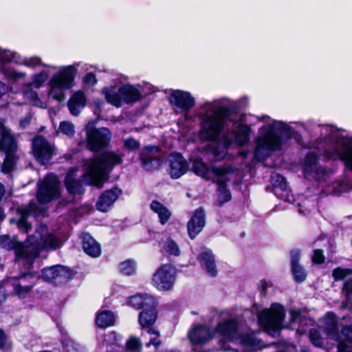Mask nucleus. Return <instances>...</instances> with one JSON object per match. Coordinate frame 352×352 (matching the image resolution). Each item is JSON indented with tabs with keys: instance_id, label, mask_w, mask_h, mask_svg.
Masks as SVG:
<instances>
[{
	"instance_id": "obj_13",
	"label": "nucleus",
	"mask_w": 352,
	"mask_h": 352,
	"mask_svg": "<svg viewBox=\"0 0 352 352\" xmlns=\"http://www.w3.org/2000/svg\"><path fill=\"white\" fill-rule=\"evenodd\" d=\"M76 68L74 65H68L55 74L50 80L51 91L54 89H69L74 85Z\"/></svg>"
},
{
	"instance_id": "obj_59",
	"label": "nucleus",
	"mask_w": 352,
	"mask_h": 352,
	"mask_svg": "<svg viewBox=\"0 0 352 352\" xmlns=\"http://www.w3.org/2000/svg\"><path fill=\"white\" fill-rule=\"evenodd\" d=\"M8 335L3 329L0 328V350L5 351L6 349Z\"/></svg>"
},
{
	"instance_id": "obj_11",
	"label": "nucleus",
	"mask_w": 352,
	"mask_h": 352,
	"mask_svg": "<svg viewBox=\"0 0 352 352\" xmlns=\"http://www.w3.org/2000/svg\"><path fill=\"white\" fill-rule=\"evenodd\" d=\"M32 151L36 162L47 165L55 154V148L42 135H36L32 140Z\"/></svg>"
},
{
	"instance_id": "obj_41",
	"label": "nucleus",
	"mask_w": 352,
	"mask_h": 352,
	"mask_svg": "<svg viewBox=\"0 0 352 352\" xmlns=\"http://www.w3.org/2000/svg\"><path fill=\"white\" fill-rule=\"evenodd\" d=\"M16 153H4L6 157L1 165V171L4 174H8L14 169L16 161L19 159Z\"/></svg>"
},
{
	"instance_id": "obj_34",
	"label": "nucleus",
	"mask_w": 352,
	"mask_h": 352,
	"mask_svg": "<svg viewBox=\"0 0 352 352\" xmlns=\"http://www.w3.org/2000/svg\"><path fill=\"white\" fill-rule=\"evenodd\" d=\"M18 142L14 135L11 133L0 138V152L3 153H16Z\"/></svg>"
},
{
	"instance_id": "obj_33",
	"label": "nucleus",
	"mask_w": 352,
	"mask_h": 352,
	"mask_svg": "<svg viewBox=\"0 0 352 352\" xmlns=\"http://www.w3.org/2000/svg\"><path fill=\"white\" fill-rule=\"evenodd\" d=\"M150 208L157 214L159 221L162 225H165L171 217V212L168 208L157 200L151 201Z\"/></svg>"
},
{
	"instance_id": "obj_9",
	"label": "nucleus",
	"mask_w": 352,
	"mask_h": 352,
	"mask_svg": "<svg viewBox=\"0 0 352 352\" xmlns=\"http://www.w3.org/2000/svg\"><path fill=\"white\" fill-rule=\"evenodd\" d=\"M192 170L196 175L202 177L206 181H210L212 180L210 176L211 174H213L217 178L223 177L233 173L234 168L232 165L210 166L203 161L202 158L198 157L192 163Z\"/></svg>"
},
{
	"instance_id": "obj_7",
	"label": "nucleus",
	"mask_w": 352,
	"mask_h": 352,
	"mask_svg": "<svg viewBox=\"0 0 352 352\" xmlns=\"http://www.w3.org/2000/svg\"><path fill=\"white\" fill-rule=\"evenodd\" d=\"M0 246L6 250L13 251L15 262L23 261V269L29 270L26 266L29 262V236L25 241L21 242L16 236L11 237L9 234L0 235Z\"/></svg>"
},
{
	"instance_id": "obj_54",
	"label": "nucleus",
	"mask_w": 352,
	"mask_h": 352,
	"mask_svg": "<svg viewBox=\"0 0 352 352\" xmlns=\"http://www.w3.org/2000/svg\"><path fill=\"white\" fill-rule=\"evenodd\" d=\"M46 80V75L43 72H40L34 75L33 85L35 88H40L42 87Z\"/></svg>"
},
{
	"instance_id": "obj_52",
	"label": "nucleus",
	"mask_w": 352,
	"mask_h": 352,
	"mask_svg": "<svg viewBox=\"0 0 352 352\" xmlns=\"http://www.w3.org/2000/svg\"><path fill=\"white\" fill-rule=\"evenodd\" d=\"M273 186L276 188H279L281 190L287 189V181L284 176L280 174H277L273 178Z\"/></svg>"
},
{
	"instance_id": "obj_63",
	"label": "nucleus",
	"mask_w": 352,
	"mask_h": 352,
	"mask_svg": "<svg viewBox=\"0 0 352 352\" xmlns=\"http://www.w3.org/2000/svg\"><path fill=\"white\" fill-rule=\"evenodd\" d=\"M314 168H312V170H310L311 171L314 172L315 174L318 175H320V176H324L325 174H326V169L325 168L322 166V165H320V166H316L315 167H314Z\"/></svg>"
},
{
	"instance_id": "obj_22",
	"label": "nucleus",
	"mask_w": 352,
	"mask_h": 352,
	"mask_svg": "<svg viewBox=\"0 0 352 352\" xmlns=\"http://www.w3.org/2000/svg\"><path fill=\"white\" fill-rule=\"evenodd\" d=\"M239 324L236 318H229L219 322L216 331L223 338L233 340L239 333Z\"/></svg>"
},
{
	"instance_id": "obj_20",
	"label": "nucleus",
	"mask_w": 352,
	"mask_h": 352,
	"mask_svg": "<svg viewBox=\"0 0 352 352\" xmlns=\"http://www.w3.org/2000/svg\"><path fill=\"white\" fill-rule=\"evenodd\" d=\"M169 102L183 111L187 112L195 107V99L190 92L178 89L170 94Z\"/></svg>"
},
{
	"instance_id": "obj_36",
	"label": "nucleus",
	"mask_w": 352,
	"mask_h": 352,
	"mask_svg": "<svg viewBox=\"0 0 352 352\" xmlns=\"http://www.w3.org/2000/svg\"><path fill=\"white\" fill-rule=\"evenodd\" d=\"M116 322L115 316L111 311L104 310L99 312L95 320L96 324L100 329L113 326Z\"/></svg>"
},
{
	"instance_id": "obj_51",
	"label": "nucleus",
	"mask_w": 352,
	"mask_h": 352,
	"mask_svg": "<svg viewBox=\"0 0 352 352\" xmlns=\"http://www.w3.org/2000/svg\"><path fill=\"white\" fill-rule=\"evenodd\" d=\"M311 262L315 265H322L325 262L324 251L321 249H315L311 255Z\"/></svg>"
},
{
	"instance_id": "obj_18",
	"label": "nucleus",
	"mask_w": 352,
	"mask_h": 352,
	"mask_svg": "<svg viewBox=\"0 0 352 352\" xmlns=\"http://www.w3.org/2000/svg\"><path fill=\"white\" fill-rule=\"evenodd\" d=\"M160 151L157 146L146 145L143 147L139 153V160L141 166L147 171H153L157 169L160 165V158L157 156H153V153Z\"/></svg>"
},
{
	"instance_id": "obj_38",
	"label": "nucleus",
	"mask_w": 352,
	"mask_h": 352,
	"mask_svg": "<svg viewBox=\"0 0 352 352\" xmlns=\"http://www.w3.org/2000/svg\"><path fill=\"white\" fill-rule=\"evenodd\" d=\"M153 299L143 296L142 294H136L130 296L127 299V304L136 309H142L145 305H149L153 302Z\"/></svg>"
},
{
	"instance_id": "obj_62",
	"label": "nucleus",
	"mask_w": 352,
	"mask_h": 352,
	"mask_svg": "<svg viewBox=\"0 0 352 352\" xmlns=\"http://www.w3.org/2000/svg\"><path fill=\"white\" fill-rule=\"evenodd\" d=\"M341 333L343 336L346 337V340H349L352 342V340L349 338V333H352V326L351 325H345L342 327L341 330Z\"/></svg>"
},
{
	"instance_id": "obj_47",
	"label": "nucleus",
	"mask_w": 352,
	"mask_h": 352,
	"mask_svg": "<svg viewBox=\"0 0 352 352\" xmlns=\"http://www.w3.org/2000/svg\"><path fill=\"white\" fill-rule=\"evenodd\" d=\"M10 221V223H16L19 230L26 234L32 229V225L28 222V219H19L17 221L14 219H11Z\"/></svg>"
},
{
	"instance_id": "obj_40",
	"label": "nucleus",
	"mask_w": 352,
	"mask_h": 352,
	"mask_svg": "<svg viewBox=\"0 0 352 352\" xmlns=\"http://www.w3.org/2000/svg\"><path fill=\"white\" fill-rule=\"evenodd\" d=\"M60 342L62 352H82L80 345L67 336H63Z\"/></svg>"
},
{
	"instance_id": "obj_56",
	"label": "nucleus",
	"mask_w": 352,
	"mask_h": 352,
	"mask_svg": "<svg viewBox=\"0 0 352 352\" xmlns=\"http://www.w3.org/2000/svg\"><path fill=\"white\" fill-rule=\"evenodd\" d=\"M23 64L29 67H34L41 64V59L38 56L25 58Z\"/></svg>"
},
{
	"instance_id": "obj_35",
	"label": "nucleus",
	"mask_w": 352,
	"mask_h": 352,
	"mask_svg": "<svg viewBox=\"0 0 352 352\" xmlns=\"http://www.w3.org/2000/svg\"><path fill=\"white\" fill-rule=\"evenodd\" d=\"M106 101L114 107L119 108L122 105L121 95L120 94L119 88L116 91L115 86L104 87L102 91Z\"/></svg>"
},
{
	"instance_id": "obj_14",
	"label": "nucleus",
	"mask_w": 352,
	"mask_h": 352,
	"mask_svg": "<svg viewBox=\"0 0 352 352\" xmlns=\"http://www.w3.org/2000/svg\"><path fill=\"white\" fill-rule=\"evenodd\" d=\"M324 156L328 161L340 160L352 172V140L343 142L340 149L324 151Z\"/></svg>"
},
{
	"instance_id": "obj_39",
	"label": "nucleus",
	"mask_w": 352,
	"mask_h": 352,
	"mask_svg": "<svg viewBox=\"0 0 352 352\" xmlns=\"http://www.w3.org/2000/svg\"><path fill=\"white\" fill-rule=\"evenodd\" d=\"M240 343L245 346L252 349L259 348L261 340L258 339L254 333H244L239 335Z\"/></svg>"
},
{
	"instance_id": "obj_49",
	"label": "nucleus",
	"mask_w": 352,
	"mask_h": 352,
	"mask_svg": "<svg viewBox=\"0 0 352 352\" xmlns=\"http://www.w3.org/2000/svg\"><path fill=\"white\" fill-rule=\"evenodd\" d=\"M15 56L16 52L0 49V65L2 66L5 63L12 62L15 58Z\"/></svg>"
},
{
	"instance_id": "obj_48",
	"label": "nucleus",
	"mask_w": 352,
	"mask_h": 352,
	"mask_svg": "<svg viewBox=\"0 0 352 352\" xmlns=\"http://www.w3.org/2000/svg\"><path fill=\"white\" fill-rule=\"evenodd\" d=\"M142 348V343L138 338L131 336L126 342V349L136 351Z\"/></svg>"
},
{
	"instance_id": "obj_16",
	"label": "nucleus",
	"mask_w": 352,
	"mask_h": 352,
	"mask_svg": "<svg viewBox=\"0 0 352 352\" xmlns=\"http://www.w3.org/2000/svg\"><path fill=\"white\" fill-rule=\"evenodd\" d=\"M206 224V212L204 207L196 208L188 220L186 228L188 236L190 239H195L203 230Z\"/></svg>"
},
{
	"instance_id": "obj_53",
	"label": "nucleus",
	"mask_w": 352,
	"mask_h": 352,
	"mask_svg": "<svg viewBox=\"0 0 352 352\" xmlns=\"http://www.w3.org/2000/svg\"><path fill=\"white\" fill-rule=\"evenodd\" d=\"M140 146V142L132 137H130L124 141V147L130 151L139 150Z\"/></svg>"
},
{
	"instance_id": "obj_37",
	"label": "nucleus",
	"mask_w": 352,
	"mask_h": 352,
	"mask_svg": "<svg viewBox=\"0 0 352 352\" xmlns=\"http://www.w3.org/2000/svg\"><path fill=\"white\" fill-rule=\"evenodd\" d=\"M325 331L328 335L338 336L339 333L338 320L337 315L333 311L326 314Z\"/></svg>"
},
{
	"instance_id": "obj_6",
	"label": "nucleus",
	"mask_w": 352,
	"mask_h": 352,
	"mask_svg": "<svg viewBox=\"0 0 352 352\" xmlns=\"http://www.w3.org/2000/svg\"><path fill=\"white\" fill-rule=\"evenodd\" d=\"M40 239H36L34 235L29 236V262L26 266L28 269H33L35 260L40 256L41 251L48 248L56 250L58 248V239L52 234L43 235L39 233Z\"/></svg>"
},
{
	"instance_id": "obj_27",
	"label": "nucleus",
	"mask_w": 352,
	"mask_h": 352,
	"mask_svg": "<svg viewBox=\"0 0 352 352\" xmlns=\"http://www.w3.org/2000/svg\"><path fill=\"white\" fill-rule=\"evenodd\" d=\"M103 345L106 352H124L122 336L116 331H110L104 335Z\"/></svg>"
},
{
	"instance_id": "obj_15",
	"label": "nucleus",
	"mask_w": 352,
	"mask_h": 352,
	"mask_svg": "<svg viewBox=\"0 0 352 352\" xmlns=\"http://www.w3.org/2000/svg\"><path fill=\"white\" fill-rule=\"evenodd\" d=\"M25 270L20 272L16 279H28V284L22 285L21 283H19L14 285V292L21 299L25 298L32 292L38 280L37 272L33 271L32 269Z\"/></svg>"
},
{
	"instance_id": "obj_58",
	"label": "nucleus",
	"mask_w": 352,
	"mask_h": 352,
	"mask_svg": "<svg viewBox=\"0 0 352 352\" xmlns=\"http://www.w3.org/2000/svg\"><path fill=\"white\" fill-rule=\"evenodd\" d=\"M83 82L87 85H96L97 83L96 75L93 72L87 73L83 77Z\"/></svg>"
},
{
	"instance_id": "obj_31",
	"label": "nucleus",
	"mask_w": 352,
	"mask_h": 352,
	"mask_svg": "<svg viewBox=\"0 0 352 352\" xmlns=\"http://www.w3.org/2000/svg\"><path fill=\"white\" fill-rule=\"evenodd\" d=\"M252 128L247 124L240 123L234 131V142L240 146L248 144L250 139Z\"/></svg>"
},
{
	"instance_id": "obj_29",
	"label": "nucleus",
	"mask_w": 352,
	"mask_h": 352,
	"mask_svg": "<svg viewBox=\"0 0 352 352\" xmlns=\"http://www.w3.org/2000/svg\"><path fill=\"white\" fill-rule=\"evenodd\" d=\"M122 102L131 104L140 100L142 98L141 92L133 85L125 84L119 87Z\"/></svg>"
},
{
	"instance_id": "obj_8",
	"label": "nucleus",
	"mask_w": 352,
	"mask_h": 352,
	"mask_svg": "<svg viewBox=\"0 0 352 352\" xmlns=\"http://www.w3.org/2000/svg\"><path fill=\"white\" fill-rule=\"evenodd\" d=\"M36 198L38 204L45 205L60 197L59 183L56 177H46L38 184Z\"/></svg>"
},
{
	"instance_id": "obj_55",
	"label": "nucleus",
	"mask_w": 352,
	"mask_h": 352,
	"mask_svg": "<svg viewBox=\"0 0 352 352\" xmlns=\"http://www.w3.org/2000/svg\"><path fill=\"white\" fill-rule=\"evenodd\" d=\"M63 89H54V91L52 92L51 89L49 91V96H51L54 100L62 102L65 99V94L63 91Z\"/></svg>"
},
{
	"instance_id": "obj_43",
	"label": "nucleus",
	"mask_w": 352,
	"mask_h": 352,
	"mask_svg": "<svg viewBox=\"0 0 352 352\" xmlns=\"http://www.w3.org/2000/svg\"><path fill=\"white\" fill-rule=\"evenodd\" d=\"M351 275H352V269L351 268L338 267L332 272V276L336 281L344 280Z\"/></svg>"
},
{
	"instance_id": "obj_10",
	"label": "nucleus",
	"mask_w": 352,
	"mask_h": 352,
	"mask_svg": "<svg viewBox=\"0 0 352 352\" xmlns=\"http://www.w3.org/2000/svg\"><path fill=\"white\" fill-rule=\"evenodd\" d=\"M37 276L38 279L41 278L46 282L58 285L65 284L72 280L74 274L73 270L67 266L56 265L43 268L41 274L37 273Z\"/></svg>"
},
{
	"instance_id": "obj_61",
	"label": "nucleus",
	"mask_w": 352,
	"mask_h": 352,
	"mask_svg": "<svg viewBox=\"0 0 352 352\" xmlns=\"http://www.w3.org/2000/svg\"><path fill=\"white\" fill-rule=\"evenodd\" d=\"M338 352H352V349H351L345 340H342L338 344Z\"/></svg>"
},
{
	"instance_id": "obj_50",
	"label": "nucleus",
	"mask_w": 352,
	"mask_h": 352,
	"mask_svg": "<svg viewBox=\"0 0 352 352\" xmlns=\"http://www.w3.org/2000/svg\"><path fill=\"white\" fill-rule=\"evenodd\" d=\"M59 130L62 133L68 136H72L75 133L74 124L67 121L60 122L59 124Z\"/></svg>"
},
{
	"instance_id": "obj_28",
	"label": "nucleus",
	"mask_w": 352,
	"mask_h": 352,
	"mask_svg": "<svg viewBox=\"0 0 352 352\" xmlns=\"http://www.w3.org/2000/svg\"><path fill=\"white\" fill-rule=\"evenodd\" d=\"M229 181L228 175L223 177H218L217 179H212V182L217 185L218 199L217 206L221 207L224 204L232 199V194L228 188L227 183Z\"/></svg>"
},
{
	"instance_id": "obj_17",
	"label": "nucleus",
	"mask_w": 352,
	"mask_h": 352,
	"mask_svg": "<svg viewBox=\"0 0 352 352\" xmlns=\"http://www.w3.org/2000/svg\"><path fill=\"white\" fill-rule=\"evenodd\" d=\"M168 173L173 179H177L189 170V163L181 153L175 152L169 155Z\"/></svg>"
},
{
	"instance_id": "obj_23",
	"label": "nucleus",
	"mask_w": 352,
	"mask_h": 352,
	"mask_svg": "<svg viewBox=\"0 0 352 352\" xmlns=\"http://www.w3.org/2000/svg\"><path fill=\"white\" fill-rule=\"evenodd\" d=\"M158 316L156 305L153 302L149 305H145L138 315V322L142 329L151 327L155 323Z\"/></svg>"
},
{
	"instance_id": "obj_57",
	"label": "nucleus",
	"mask_w": 352,
	"mask_h": 352,
	"mask_svg": "<svg viewBox=\"0 0 352 352\" xmlns=\"http://www.w3.org/2000/svg\"><path fill=\"white\" fill-rule=\"evenodd\" d=\"M16 214L20 215L19 219H28L31 214L32 210L29 206L18 207L16 208Z\"/></svg>"
},
{
	"instance_id": "obj_46",
	"label": "nucleus",
	"mask_w": 352,
	"mask_h": 352,
	"mask_svg": "<svg viewBox=\"0 0 352 352\" xmlns=\"http://www.w3.org/2000/svg\"><path fill=\"white\" fill-rule=\"evenodd\" d=\"M164 250L170 255L177 256L180 254V250L177 243L173 239H168L164 244Z\"/></svg>"
},
{
	"instance_id": "obj_3",
	"label": "nucleus",
	"mask_w": 352,
	"mask_h": 352,
	"mask_svg": "<svg viewBox=\"0 0 352 352\" xmlns=\"http://www.w3.org/2000/svg\"><path fill=\"white\" fill-rule=\"evenodd\" d=\"M122 162V158L117 153L113 151L105 152L100 158L93 159L89 163L82 177L88 186L102 188L109 179L108 169Z\"/></svg>"
},
{
	"instance_id": "obj_5",
	"label": "nucleus",
	"mask_w": 352,
	"mask_h": 352,
	"mask_svg": "<svg viewBox=\"0 0 352 352\" xmlns=\"http://www.w3.org/2000/svg\"><path fill=\"white\" fill-rule=\"evenodd\" d=\"M285 317L284 307L278 302L272 304L270 309H263L257 316L258 325L267 333L272 334L281 329Z\"/></svg>"
},
{
	"instance_id": "obj_45",
	"label": "nucleus",
	"mask_w": 352,
	"mask_h": 352,
	"mask_svg": "<svg viewBox=\"0 0 352 352\" xmlns=\"http://www.w3.org/2000/svg\"><path fill=\"white\" fill-rule=\"evenodd\" d=\"M208 150L212 155L214 160L217 162L223 161L226 155V152L217 145L208 146Z\"/></svg>"
},
{
	"instance_id": "obj_42",
	"label": "nucleus",
	"mask_w": 352,
	"mask_h": 352,
	"mask_svg": "<svg viewBox=\"0 0 352 352\" xmlns=\"http://www.w3.org/2000/svg\"><path fill=\"white\" fill-rule=\"evenodd\" d=\"M119 268L122 274L131 276L135 274L136 265L134 261L126 260L120 263Z\"/></svg>"
},
{
	"instance_id": "obj_12",
	"label": "nucleus",
	"mask_w": 352,
	"mask_h": 352,
	"mask_svg": "<svg viewBox=\"0 0 352 352\" xmlns=\"http://www.w3.org/2000/svg\"><path fill=\"white\" fill-rule=\"evenodd\" d=\"M153 283L160 291L171 289L176 280L175 270L170 264H163L154 273Z\"/></svg>"
},
{
	"instance_id": "obj_25",
	"label": "nucleus",
	"mask_w": 352,
	"mask_h": 352,
	"mask_svg": "<svg viewBox=\"0 0 352 352\" xmlns=\"http://www.w3.org/2000/svg\"><path fill=\"white\" fill-rule=\"evenodd\" d=\"M81 241L82 248L86 254L92 258H98L101 255V245L91 234L82 233Z\"/></svg>"
},
{
	"instance_id": "obj_30",
	"label": "nucleus",
	"mask_w": 352,
	"mask_h": 352,
	"mask_svg": "<svg viewBox=\"0 0 352 352\" xmlns=\"http://www.w3.org/2000/svg\"><path fill=\"white\" fill-rule=\"evenodd\" d=\"M75 172H68L64 179L65 186L69 194L76 195L84 193L82 182L80 179H75Z\"/></svg>"
},
{
	"instance_id": "obj_44",
	"label": "nucleus",
	"mask_w": 352,
	"mask_h": 352,
	"mask_svg": "<svg viewBox=\"0 0 352 352\" xmlns=\"http://www.w3.org/2000/svg\"><path fill=\"white\" fill-rule=\"evenodd\" d=\"M319 162V157L314 151L308 152L305 157V167L306 169L312 170Z\"/></svg>"
},
{
	"instance_id": "obj_2",
	"label": "nucleus",
	"mask_w": 352,
	"mask_h": 352,
	"mask_svg": "<svg viewBox=\"0 0 352 352\" xmlns=\"http://www.w3.org/2000/svg\"><path fill=\"white\" fill-rule=\"evenodd\" d=\"M292 138L298 144H302V135L298 131H292L291 126L287 124L279 122L277 126L275 124H269L266 133L256 140L255 157H258L260 150L267 151L280 150L283 144Z\"/></svg>"
},
{
	"instance_id": "obj_26",
	"label": "nucleus",
	"mask_w": 352,
	"mask_h": 352,
	"mask_svg": "<svg viewBox=\"0 0 352 352\" xmlns=\"http://www.w3.org/2000/svg\"><path fill=\"white\" fill-rule=\"evenodd\" d=\"M199 261L201 266L205 269L206 274L211 277H216L218 274L215 256L212 251L208 249L201 252L199 255Z\"/></svg>"
},
{
	"instance_id": "obj_1",
	"label": "nucleus",
	"mask_w": 352,
	"mask_h": 352,
	"mask_svg": "<svg viewBox=\"0 0 352 352\" xmlns=\"http://www.w3.org/2000/svg\"><path fill=\"white\" fill-rule=\"evenodd\" d=\"M239 107L236 105H221L210 115L206 116L200 122L198 138L202 142H210L219 143L222 142L223 148L227 150L233 141L228 135H221L232 116L236 115Z\"/></svg>"
},
{
	"instance_id": "obj_64",
	"label": "nucleus",
	"mask_w": 352,
	"mask_h": 352,
	"mask_svg": "<svg viewBox=\"0 0 352 352\" xmlns=\"http://www.w3.org/2000/svg\"><path fill=\"white\" fill-rule=\"evenodd\" d=\"M343 290L346 294H352V278L345 280L343 285Z\"/></svg>"
},
{
	"instance_id": "obj_32",
	"label": "nucleus",
	"mask_w": 352,
	"mask_h": 352,
	"mask_svg": "<svg viewBox=\"0 0 352 352\" xmlns=\"http://www.w3.org/2000/svg\"><path fill=\"white\" fill-rule=\"evenodd\" d=\"M86 104V97L81 91L75 92L67 102V107L69 112L73 116H77L79 113L78 107H84Z\"/></svg>"
},
{
	"instance_id": "obj_60",
	"label": "nucleus",
	"mask_w": 352,
	"mask_h": 352,
	"mask_svg": "<svg viewBox=\"0 0 352 352\" xmlns=\"http://www.w3.org/2000/svg\"><path fill=\"white\" fill-rule=\"evenodd\" d=\"M11 133V129L6 127L5 125V120L3 119H0V138L4 135H8Z\"/></svg>"
},
{
	"instance_id": "obj_4",
	"label": "nucleus",
	"mask_w": 352,
	"mask_h": 352,
	"mask_svg": "<svg viewBox=\"0 0 352 352\" xmlns=\"http://www.w3.org/2000/svg\"><path fill=\"white\" fill-rule=\"evenodd\" d=\"M96 124V120H90L85 126L86 148L93 153H98L106 149L112 137L109 128H97Z\"/></svg>"
},
{
	"instance_id": "obj_21",
	"label": "nucleus",
	"mask_w": 352,
	"mask_h": 352,
	"mask_svg": "<svg viewBox=\"0 0 352 352\" xmlns=\"http://www.w3.org/2000/svg\"><path fill=\"white\" fill-rule=\"evenodd\" d=\"M290 266L291 273L294 280L298 284L305 282L307 278L308 273L303 265L300 263L301 258V251L299 249L290 250Z\"/></svg>"
},
{
	"instance_id": "obj_19",
	"label": "nucleus",
	"mask_w": 352,
	"mask_h": 352,
	"mask_svg": "<svg viewBox=\"0 0 352 352\" xmlns=\"http://www.w3.org/2000/svg\"><path fill=\"white\" fill-rule=\"evenodd\" d=\"M122 194V189L117 186L105 190L98 198L96 204V210L102 212H107Z\"/></svg>"
},
{
	"instance_id": "obj_24",
	"label": "nucleus",
	"mask_w": 352,
	"mask_h": 352,
	"mask_svg": "<svg viewBox=\"0 0 352 352\" xmlns=\"http://www.w3.org/2000/svg\"><path fill=\"white\" fill-rule=\"evenodd\" d=\"M188 338L193 345H203L212 339L210 329L204 325L198 324L188 333Z\"/></svg>"
}]
</instances>
